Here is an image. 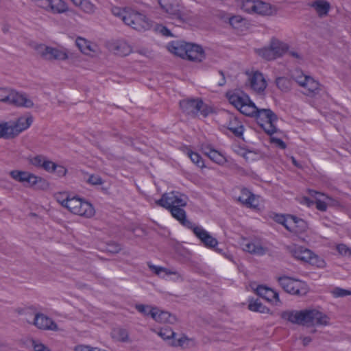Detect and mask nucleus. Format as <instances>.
<instances>
[{
  "label": "nucleus",
  "mask_w": 351,
  "mask_h": 351,
  "mask_svg": "<svg viewBox=\"0 0 351 351\" xmlns=\"http://www.w3.org/2000/svg\"><path fill=\"white\" fill-rule=\"evenodd\" d=\"M249 310L261 313H269L270 310L264 306L258 300L251 299L249 300Z\"/></svg>",
  "instance_id": "72a5a7b5"
},
{
  "label": "nucleus",
  "mask_w": 351,
  "mask_h": 351,
  "mask_svg": "<svg viewBox=\"0 0 351 351\" xmlns=\"http://www.w3.org/2000/svg\"><path fill=\"white\" fill-rule=\"evenodd\" d=\"M33 324L39 329L57 330V324L43 313H35Z\"/></svg>",
  "instance_id": "6ab92c4d"
},
{
  "label": "nucleus",
  "mask_w": 351,
  "mask_h": 351,
  "mask_svg": "<svg viewBox=\"0 0 351 351\" xmlns=\"http://www.w3.org/2000/svg\"><path fill=\"white\" fill-rule=\"evenodd\" d=\"M338 254L343 257L351 256V247L344 243H339L335 247Z\"/></svg>",
  "instance_id": "ea45409f"
},
{
  "label": "nucleus",
  "mask_w": 351,
  "mask_h": 351,
  "mask_svg": "<svg viewBox=\"0 0 351 351\" xmlns=\"http://www.w3.org/2000/svg\"><path fill=\"white\" fill-rule=\"evenodd\" d=\"M124 23L138 31L148 29L152 26L145 15L134 10L129 11L125 16Z\"/></svg>",
  "instance_id": "f8f14e48"
},
{
  "label": "nucleus",
  "mask_w": 351,
  "mask_h": 351,
  "mask_svg": "<svg viewBox=\"0 0 351 351\" xmlns=\"http://www.w3.org/2000/svg\"><path fill=\"white\" fill-rule=\"evenodd\" d=\"M254 13L261 15H270L272 13L271 7L267 3L256 0Z\"/></svg>",
  "instance_id": "7c9ffc66"
},
{
  "label": "nucleus",
  "mask_w": 351,
  "mask_h": 351,
  "mask_svg": "<svg viewBox=\"0 0 351 351\" xmlns=\"http://www.w3.org/2000/svg\"><path fill=\"white\" fill-rule=\"evenodd\" d=\"M158 335L165 340H170L171 339H174L176 332L169 327H163L160 330Z\"/></svg>",
  "instance_id": "a19ab883"
},
{
  "label": "nucleus",
  "mask_w": 351,
  "mask_h": 351,
  "mask_svg": "<svg viewBox=\"0 0 351 351\" xmlns=\"http://www.w3.org/2000/svg\"><path fill=\"white\" fill-rule=\"evenodd\" d=\"M195 236L201 240L204 245L208 247H215L217 245V240L213 237L206 230L202 227L194 226L192 228Z\"/></svg>",
  "instance_id": "aec40b11"
},
{
  "label": "nucleus",
  "mask_w": 351,
  "mask_h": 351,
  "mask_svg": "<svg viewBox=\"0 0 351 351\" xmlns=\"http://www.w3.org/2000/svg\"><path fill=\"white\" fill-rule=\"evenodd\" d=\"M332 294L335 297L339 298V297H345L347 295H351V291L349 290L343 289L341 288H335L332 291Z\"/></svg>",
  "instance_id": "09e8293b"
},
{
  "label": "nucleus",
  "mask_w": 351,
  "mask_h": 351,
  "mask_svg": "<svg viewBox=\"0 0 351 351\" xmlns=\"http://www.w3.org/2000/svg\"><path fill=\"white\" fill-rule=\"evenodd\" d=\"M87 182L92 185H101L104 182L99 176L93 174L89 176Z\"/></svg>",
  "instance_id": "8fccbe9b"
},
{
  "label": "nucleus",
  "mask_w": 351,
  "mask_h": 351,
  "mask_svg": "<svg viewBox=\"0 0 351 351\" xmlns=\"http://www.w3.org/2000/svg\"><path fill=\"white\" fill-rule=\"evenodd\" d=\"M182 110L192 117L200 114L204 117L210 112V108L201 99H187L180 101Z\"/></svg>",
  "instance_id": "39448f33"
},
{
  "label": "nucleus",
  "mask_w": 351,
  "mask_h": 351,
  "mask_svg": "<svg viewBox=\"0 0 351 351\" xmlns=\"http://www.w3.org/2000/svg\"><path fill=\"white\" fill-rule=\"evenodd\" d=\"M292 77L301 87L304 88L303 93L304 95L313 97L319 93L320 84L313 77L304 75L300 71H296Z\"/></svg>",
  "instance_id": "6e6552de"
},
{
  "label": "nucleus",
  "mask_w": 351,
  "mask_h": 351,
  "mask_svg": "<svg viewBox=\"0 0 351 351\" xmlns=\"http://www.w3.org/2000/svg\"><path fill=\"white\" fill-rule=\"evenodd\" d=\"M205 54L201 46L189 43L187 49L186 58L191 61L201 62L204 58Z\"/></svg>",
  "instance_id": "4be33fe9"
},
{
  "label": "nucleus",
  "mask_w": 351,
  "mask_h": 351,
  "mask_svg": "<svg viewBox=\"0 0 351 351\" xmlns=\"http://www.w3.org/2000/svg\"><path fill=\"white\" fill-rule=\"evenodd\" d=\"M243 19L239 16H234L230 18L229 23L234 28L239 27V23H241Z\"/></svg>",
  "instance_id": "6e6d98bb"
},
{
  "label": "nucleus",
  "mask_w": 351,
  "mask_h": 351,
  "mask_svg": "<svg viewBox=\"0 0 351 351\" xmlns=\"http://www.w3.org/2000/svg\"><path fill=\"white\" fill-rule=\"evenodd\" d=\"M276 58L282 56L288 49L287 45L278 40H272L270 44Z\"/></svg>",
  "instance_id": "2f4dec72"
},
{
  "label": "nucleus",
  "mask_w": 351,
  "mask_h": 351,
  "mask_svg": "<svg viewBox=\"0 0 351 351\" xmlns=\"http://www.w3.org/2000/svg\"><path fill=\"white\" fill-rule=\"evenodd\" d=\"M278 280L282 288L290 294L302 296L308 292V285L302 280L288 276L279 277Z\"/></svg>",
  "instance_id": "423d86ee"
},
{
  "label": "nucleus",
  "mask_w": 351,
  "mask_h": 351,
  "mask_svg": "<svg viewBox=\"0 0 351 351\" xmlns=\"http://www.w3.org/2000/svg\"><path fill=\"white\" fill-rule=\"evenodd\" d=\"M10 89L0 87V101L6 103Z\"/></svg>",
  "instance_id": "864d4df0"
},
{
  "label": "nucleus",
  "mask_w": 351,
  "mask_h": 351,
  "mask_svg": "<svg viewBox=\"0 0 351 351\" xmlns=\"http://www.w3.org/2000/svg\"><path fill=\"white\" fill-rule=\"evenodd\" d=\"M276 84L278 88L283 92L289 91L291 86V81L285 77H277L276 80Z\"/></svg>",
  "instance_id": "e433bc0d"
},
{
  "label": "nucleus",
  "mask_w": 351,
  "mask_h": 351,
  "mask_svg": "<svg viewBox=\"0 0 351 351\" xmlns=\"http://www.w3.org/2000/svg\"><path fill=\"white\" fill-rule=\"evenodd\" d=\"M75 351H94V348L88 346L78 345L74 348Z\"/></svg>",
  "instance_id": "bf43d9fd"
},
{
  "label": "nucleus",
  "mask_w": 351,
  "mask_h": 351,
  "mask_svg": "<svg viewBox=\"0 0 351 351\" xmlns=\"http://www.w3.org/2000/svg\"><path fill=\"white\" fill-rule=\"evenodd\" d=\"M219 75L221 76V79L218 82V85L222 86L226 84V78L224 73L222 71H219Z\"/></svg>",
  "instance_id": "0e129e2a"
},
{
  "label": "nucleus",
  "mask_w": 351,
  "mask_h": 351,
  "mask_svg": "<svg viewBox=\"0 0 351 351\" xmlns=\"http://www.w3.org/2000/svg\"><path fill=\"white\" fill-rule=\"evenodd\" d=\"M273 141L274 142H276L280 148H282V149L286 148V144L282 140H281L280 138H274Z\"/></svg>",
  "instance_id": "e2e57ef3"
},
{
  "label": "nucleus",
  "mask_w": 351,
  "mask_h": 351,
  "mask_svg": "<svg viewBox=\"0 0 351 351\" xmlns=\"http://www.w3.org/2000/svg\"><path fill=\"white\" fill-rule=\"evenodd\" d=\"M156 204L164 207L169 210L176 206H186L187 197L185 195L177 191L166 193L162 197L156 201Z\"/></svg>",
  "instance_id": "9b49d317"
},
{
  "label": "nucleus",
  "mask_w": 351,
  "mask_h": 351,
  "mask_svg": "<svg viewBox=\"0 0 351 351\" xmlns=\"http://www.w3.org/2000/svg\"><path fill=\"white\" fill-rule=\"evenodd\" d=\"M66 169L63 166L56 165V168H54L53 172H54L58 176L62 177L66 175Z\"/></svg>",
  "instance_id": "5fc2aeb1"
},
{
  "label": "nucleus",
  "mask_w": 351,
  "mask_h": 351,
  "mask_svg": "<svg viewBox=\"0 0 351 351\" xmlns=\"http://www.w3.org/2000/svg\"><path fill=\"white\" fill-rule=\"evenodd\" d=\"M256 0H245L243 2L242 9L247 13H254Z\"/></svg>",
  "instance_id": "c03bdc74"
},
{
  "label": "nucleus",
  "mask_w": 351,
  "mask_h": 351,
  "mask_svg": "<svg viewBox=\"0 0 351 351\" xmlns=\"http://www.w3.org/2000/svg\"><path fill=\"white\" fill-rule=\"evenodd\" d=\"M154 313H152V318L158 322H170V314L166 311H161L155 308Z\"/></svg>",
  "instance_id": "c9c22d12"
},
{
  "label": "nucleus",
  "mask_w": 351,
  "mask_h": 351,
  "mask_svg": "<svg viewBox=\"0 0 351 351\" xmlns=\"http://www.w3.org/2000/svg\"><path fill=\"white\" fill-rule=\"evenodd\" d=\"M56 164L54 163L53 162L46 158L44 163H43L42 168L45 169L46 171L51 173L53 171L54 168H56Z\"/></svg>",
  "instance_id": "603ef678"
},
{
  "label": "nucleus",
  "mask_w": 351,
  "mask_h": 351,
  "mask_svg": "<svg viewBox=\"0 0 351 351\" xmlns=\"http://www.w3.org/2000/svg\"><path fill=\"white\" fill-rule=\"evenodd\" d=\"M302 340L303 345L304 346H306L307 345H308L311 342L312 339L310 337H304L302 338Z\"/></svg>",
  "instance_id": "774afa93"
},
{
  "label": "nucleus",
  "mask_w": 351,
  "mask_h": 351,
  "mask_svg": "<svg viewBox=\"0 0 351 351\" xmlns=\"http://www.w3.org/2000/svg\"><path fill=\"white\" fill-rule=\"evenodd\" d=\"M96 46L89 42V45H87L86 51H84V54H90L91 52L95 51Z\"/></svg>",
  "instance_id": "680f3d73"
},
{
  "label": "nucleus",
  "mask_w": 351,
  "mask_h": 351,
  "mask_svg": "<svg viewBox=\"0 0 351 351\" xmlns=\"http://www.w3.org/2000/svg\"><path fill=\"white\" fill-rule=\"evenodd\" d=\"M290 252L296 259L311 264H314V260L317 258L310 250L301 246L294 245L291 248Z\"/></svg>",
  "instance_id": "f3484780"
},
{
  "label": "nucleus",
  "mask_w": 351,
  "mask_h": 351,
  "mask_svg": "<svg viewBox=\"0 0 351 351\" xmlns=\"http://www.w3.org/2000/svg\"><path fill=\"white\" fill-rule=\"evenodd\" d=\"M161 9L172 19L184 21L187 19L184 8L175 0H158Z\"/></svg>",
  "instance_id": "9d476101"
},
{
  "label": "nucleus",
  "mask_w": 351,
  "mask_h": 351,
  "mask_svg": "<svg viewBox=\"0 0 351 351\" xmlns=\"http://www.w3.org/2000/svg\"><path fill=\"white\" fill-rule=\"evenodd\" d=\"M112 337L117 341L126 342L128 341V332L124 328H114L111 332Z\"/></svg>",
  "instance_id": "f704fd0d"
},
{
  "label": "nucleus",
  "mask_w": 351,
  "mask_h": 351,
  "mask_svg": "<svg viewBox=\"0 0 351 351\" xmlns=\"http://www.w3.org/2000/svg\"><path fill=\"white\" fill-rule=\"evenodd\" d=\"M290 56H291L292 57L296 58V59H298L300 60H302V56L298 53V52L296 51H291L289 52Z\"/></svg>",
  "instance_id": "69168bd1"
},
{
  "label": "nucleus",
  "mask_w": 351,
  "mask_h": 351,
  "mask_svg": "<svg viewBox=\"0 0 351 351\" xmlns=\"http://www.w3.org/2000/svg\"><path fill=\"white\" fill-rule=\"evenodd\" d=\"M38 50L40 56L43 58L48 60H65L68 58L67 53L64 50H61L45 45H40Z\"/></svg>",
  "instance_id": "ddd939ff"
},
{
  "label": "nucleus",
  "mask_w": 351,
  "mask_h": 351,
  "mask_svg": "<svg viewBox=\"0 0 351 351\" xmlns=\"http://www.w3.org/2000/svg\"><path fill=\"white\" fill-rule=\"evenodd\" d=\"M189 44L184 41H173L169 45L168 49L171 53L185 59Z\"/></svg>",
  "instance_id": "393cba45"
},
{
  "label": "nucleus",
  "mask_w": 351,
  "mask_h": 351,
  "mask_svg": "<svg viewBox=\"0 0 351 351\" xmlns=\"http://www.w3.org/2000/svg\"><path fill=\"white\" fill-rule=\"evenodd\" d=\"M227 120V128L237 137L243 136L244 128L242 123L232 114H228Z\"/></svg>",
  "instance_id": "5701e85b"
},
{
  "label": "nucleus",
  "mask_w": 351,
  "mask_h": 351,
  "mask_svg": "<svg viewBox=\"0 0 351 351\" xmlns=\"http://www.w3.org/2000/svg\"><path fill=\"white\" fill-rule=\"evenodd\" d=\"M237 200L247 208H256L259 205L258 197L246 188L241 189Z\"/></svg>",
  "instance_id": "a211bd4d"
},
{
  "label": "nucleus",
  "mask_w": 351,
  "mask_h": 351,
  "mask_svg": "<svg viewBox=\"0 0 351 351\" xmlns=\"http://www.w3.org/2000/svg\"><path fill=\"white\" fill-rule=\"evenodd\" d=\"M248 117H255L258 125L269 135L277 131L275 123L278 120L277 115L270 109L258 108L255 106V112Z\"/></svg>",
  "instance_id": "20e7f679"
},
{
  "label": "nucleus",
  "mask_w": 351,
  "mask_h": 351,
  "mask_svg": "<svg viewBox=\"0 0 351 351\" xmlns=\"http://www.w3.org/2000/svg\"><path fill=\"white\" fill-rule=\"evenodd\" d=\"M204 153L211 160L216 162L217 164L223 165L226 162V159L222 154L210 147H205L204 149Z\"/></svg>",
  "instance_id": "c756f323"
},
{
  "label": "nucleus",
  "mask_w": 351,
  "mask_h": 351,
  "mask_svg": "<svg viewBox=\"0 0 351 351\" xmlns=\"http://www.w3.org/2000/svg\"><path fill=\"white\" fill-rule=\"evenodd\" d=\"M55 198L58 203L66 208L68 207V202L71 199L69 195L66 192L56 193L55 195Z\"/></svg>",
  "instance_id": "58836bf2"
},
{
  "label": "nucleus",
  "mask_w": 351,
  "mask_h": 351,
  "mask_svg": "<svg viewBox=\"0 0 351 351\" xmlns=\"http://www.w3.org/2000/svg\"><path fill=\"white\" fill-rule=\"evenodd\" d=\"M243 250L252 254L263 256L266 254L267 250L258 242L252 241L244 245Z\"/></svg>",
  "instance_id": "c85d7f7f"
},
{
  "label": "nucleus",
  "mask_w": 351,
  "mask_h": 351,
  "mask_svg": "<svg viewBox=\"0 0 351 351\" xmlns=\"http://www.w3.org/2000/svg\"><path fill=\"white\" fill-rule=\"evenodd\" d=\"M46 160V157L42 155H38L30 159V163L36 167H43V163Z\"/></svg>",
  "instance_id": "49530a36"
},
{
  "label": "nucleus",
  "mask_w": 351,
  "mask_h": 351,
  "mask_svg": "<svg viewBox=\"0 0 351 351\" xmlns=\"http://www.w3.org/2000/svg\"><path fill=\"white\" fill-rule=\"evenodd\" d=\"M315 205H316V208L317 210H320V211H326V209H327V204L326 202L320 200V199H317L315 202Z\"/></svg>",
  "instance_id": "13d9d810"
},
{
  "label": "nucleus",
  "mask_w": 351,
  "mask_h": 351,
  "mask_svg": "<svg viewBox=\"0 0 351 351\" xmlns=\"http://www.w3.org/2000/svg\"><path fill=\"white\" fill-rule=\"evenodd\" d=\"M34 351H50V350L44 344L36 341H33Z\"/></svg>",
  "instance_id": "4d7b16f0"
},
{
  "label": "nucleus",
  "mask_w": 351,
  "mask_h": 351,
  "mask_svg": "<svg viewBox=\"0 0 351 351\" xmlns=\"http://www.w3.org/2000/svg\"><path fill=\"white\" fill-rule=\"evenodd\" d=\"M256 293L257 295L264 298L267 301H271L273 300H276V301H279L278 293L276 292L274 290L268 288L263 285H259L256 289Z\"/></svg>",
  "instance_id": "bb28decb"
},
{
  "label": "nucleus",
  "mask_w": 351,
  "mask_h": 351,
  "mask_svg": "<svg viewBox=\"0 0 351 351\" xmlns=\"http://www.w3.org/2000/svg\"><path fill=\"white\" fill-rule=\"evenodd\" d=\"M129 11L130 10H122L119 7H112L111 9L112 14L121 18L123 22H124L125 16L129 13Z\"/></svg>",
  "instance_id": "a18cd8bd"
},
{
  "label": "nucleus",
  "mask_w": 351,
  "mask_h": 351,
  "mask_svg": "<svg viewBox=\"0 0 351 351\" xmlns=\"http://www.w3.org/2000/svg\"><path fill=\"white\" fill-rule=\"evenodd\" d=\"M68 204L67 209L75 215L86 218H90L95 215V210L93 205L82 198L72 197Z\"/></svg>",
  "instance_id": "1a4fd4ad"
},
{
  "label": "nucleus",
  "mask_w": 351,
  "mask_h": 351,
  "mask_svg": "<svg viewBox=\"0 0 351 351\" xmlns=\"http://www.w3.org/2000/svg\"><path fill=\"white\" fill-rule=\"evenodd\" d=\"M229 102L234 106L241 113L246 115H252L255 112V104L249 96L244 92L235 90L226 93Z\"/></svg>",
  "instance_id": "7ed1b4c3"
},
{
  "label": "nucleus",
  "mask_w": 351,
  "mask_h": 351,
  "mask_svg": "<svg viewBox=\"0 0 351 351\" xmlns=\"http://www.w3.org/2000/svg\"><path fill=\"white\" fill-rule=\"evenodd\" d=\"M185 206H176L169 210L171 215L183 226L191 229L195 224L186 219V214L185 210L182 208Z\"/></svg>",
  "instance_id": "b1692460"
},
{
  "label": "nucleus",
  "mask_w": 351,
  "mask_h": 351,
  "mask_svg": "<svg viewBox=\"0 0 351 351\" xmlns=\"http://www.w3.org/2000/svg\"><path fill=\"white\" fill-rule=\"evenodd\" d=\"M32 117H22L19 118L13 124L7 122L1 123V125L3 128L2 137L8 138L18 135L21 132L27 129L32 123Z\"/></svg>",
  "instance_id": "0eeeda50"
},
{
  "label": "nucleus",
  "mask_w": 351,
  "mask_h": 351,
  "mask_svg": "<svg viewBox=\"0 0 351 351\" xmlns=\"http://www.w3.org/2000/svg\"><path fill=\"white\" fill-rule=\"evenodd\" d=\"M14 311L19 315H30L34 313V309L32 307L16 308Z\"/></svg>",
  "instance_id": "3c124183"
},
{
  "label": "nucleus",
  "mask_w": 351,
  "mask_h": 351,
  "mask_svg": "<svg viewBox=\"0 0 351 351\" xmlns=\"http://www.w3.org/2000/svg\"><path fill=\"white\" fill-rule=\"evenodd\" d=\"M187 340L186 337H181L177 340L173 339L171 345L173 346H183L184 342Z\"/></svg>",
  "instance_id": "052dcab7"
},
{
  "label": "nucleus",
  "mask_w": 351,
  "mask_h": 351,
  "mask_svg": "<svg viewBox=\"0 0 351 351\" xmlns=\"http://www.w3.org/2000/svg\"><path fill=\"white\" fill-rule=\"evenodd\" d=\"M259 55L267 60H271L277 58L271 49V45L268 48L261 49L259 51Z\"/></svg>",
  "instance_id": "37998d69"
},
{
  "label": "nucleus",
  "mask_w": 351,
  "mask_h": 351,
  "mask_svg": "<svg viewBox=\"0 0 351 351\" xmlns=\"http://www.w3.org/2000/svg\"><path fill=\"white\" fill-rule=\"evenodd\" d=\"M187 156L191 159V160L195 164L197 167L202 168L204 167V162L202 160L201 156L196 153L193 152L191 150L188 149Z\"/></svg>",
  "instance_id": "4c0bfd02"
},
{
  "label": "nucleus",
  "mask_w": 351,
  "mask_h": 351,
  "mask_svg": "<svg viewBox=\"0 0 351 351\" xmlns=\"http://www.w3.org/2000/svg\"><path fill=\"white\" fill-rule=\"evenodd\" d=\"M147 266L150 270L158 276L164 278L166 276L173 275L174 277L173 280L174 281H183V276L179 271L176 269H168L166 267L156 266L153 265L152 263L148 262Z\"/></svg>",
  "instance_id": "dca6fc26"
},
{
  "label": "nucleus",
  "mask_w": 351,
  "mask_h": 351,
  "mask_svg": "<svg viewBox=\"0 0 351 351\" xmlns=\"http://www.w3.org/2000/svg\"><path fill=\"white\" fill-rule=\"evenodd\" d=\"M287 219V216L285 217L283 215L277 216L276 221H278L279 223L282 224L285 226V221Z\"/></svg>",
  "instance_id": "338daca9"
},
{
  "label": "nucleus",
  "mask_w": 351,
  "mask_h": 351,
  "mask_svg": "<svg viewBox=\"0 0 351 351\" xmlns=\"http://www.w3.org/2000/svg\"><path fill=\"white\" fill-rule=\"evenodd\" d=\"M75 6L87 14H93L96 10V5L90 0H71Z\"/></svg>",
  "instance_id": "cd10ccee"
},
{
  "label": "nucleus",
  "mask_w": 351,
  "mask_h": 351,
  "mask_svg": "<svg viewBox=\"0 0 351 351\" xmlns=\"http://www.w3.org/2000/svg\"><path fill=\"white\" fill-rule=\"evenodd\" d=\"M282 319L298 325H327L328 317L316 309L285 311L281 313Z\"/></svg>",
  "instance_id": "f257e3e1"
},
{
  "label": "nucleus",
  "mask_w": 351,
  "mask_h": 351,
  "mask_svg": "<svg viewBox=\"0 0 351 351\" xmlns=\"http://www.w3.org/2000/svg\"><path fill=\"white\" fill-rule=\"evenodd\" d=\"M285 228L291 232L300 234L304 232L308 228L306 222L293 215H287V219L285 221Z\"/></svg>",
  "instance_id": "2eb2a0df"
},
{
  "label": "nucleus",
  "mask_w": 351,
  "mask_h": 351,
  "mask_svg": "<svg viewBox=\"0 0 351 351\" xmlns=\"http://www.w3.org/2000/svg\"><path fill=\"white\" fill-rule=\"evenodd\" d=\"M6 103L16 106L31 108L34 106V102L25 93H20L10 89Z\"/></svg>",
  "instance_id": "4468645a"
},
{
  "label": "nucleus",
  "mask_w": 351,
  "mask_h": 351,
  "mask_svg": "<svg viewBox=\"0 0 351 351\" xmlns=\"http://www.w3.org/2000/svg\"><path fill=\"white\" fill-rule=\"evenodd\" d=\"M156 307H152L149 305L145 304H136L135 308L141 313L145 316L150 315L152 317V313H154Z\"/></svg>",
  "instance_id": "79ce46f5"
},
{
  "label": "nucleus",
  "mask_w": 351,
  "mask_h": 351,
  "mask_svg": "<svg viewBox=\"0 0 351 351\" xmlns=\"http://www.w3.org/2000/svg\"><path fill=\"white\" fill-rule=\"evenodd\" d=\"M10 175L16 181L23 183L25 187L42 191L49 188V184L45 179L28 171L13 170L10 172Z\"/></svg>",
  "instance_id": "f03ea898"
},
{
  "label": "nucleus",
  "mask_w": 351,
  "mask_h": 351,
  "mask_svg": "<svg viewBox=\"0 0 351 351\" xmlns=\"http://www.w3.org/2000/svg\"><path fill=\"white\" fill-rule=\"evenodd\" d=\"M308 5L315 10L319 17L326 16L330 9V3L326 0H315Z\"/></svg>",
  "instance_id": "a878e982"
},
{
  "label": "nucleus",
  "mask_w": 351,
  "mask_h": 351,
  "mask_svg": "<svg viewBox=\"0 0 351 351\" xmlns=\"http://www.w3.org/2000/svg\"><path fill=\"white\" fill-rule=\"evenodd\" d=\"M248 81L251 88L255 92L263 93L267 87V82L263 75L258 71L250 75Z\"/></svg>",
  "instance_id": "412c9836"
},
{
  "label": "nucleus",
  "mask_w": 351,
  "mask_h": 351,
  "mask_svg": "<svg viewBox=\"0 0 351 351\" xmlns=\"http://www.w3.org/2000/svg\"><path fill=\"white\" fill-rule=\"evenodd\" d=\"M114 52L119 56H127L132 52L130 46L124 41L117 42L114 46Z\"/></svg>",
  "instance_id": "473e14b6"
},
{
  "label": "nucleus",
  "mask_w": 351,
  "mask_h": 351,
  "mask_svg": "<svg viewBox=\"0 0 351 351\" xmlns=\"http://www.w3.org/2000/svg\"><path fill=\"white\" fill-rule=\"evenodd\" d=\"M75 43L79 49L84 53V51H86L87 45H89V41L85 38L79 37L76 39Z\"/></svg>",
  "instance_id": "de8ad7c7"
}]
</instances>
